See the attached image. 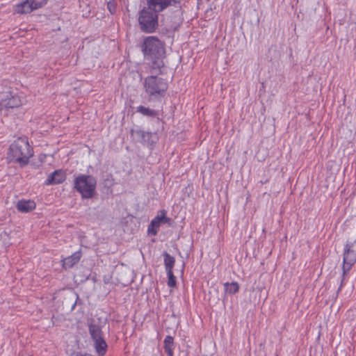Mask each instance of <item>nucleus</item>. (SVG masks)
<instances>
[{
  "label": "nucleus",
  "instance_id": "obj_27",
  "mask_svg": "<svg viewBox=\"0 0 356 356\" xmlns=\"http://www.w3.org/2000/svg\"><path fill=\"white\" fill-rule=\"evenodd\" d=\"M25 159H26V156H24V161H23L24 165L28 162L26 160H25Z\"/></svg>",
  "mask_w": 356,
  "mask_h": 356
},
{
  "label": "nucleus",
  "instance_id": "obj_2",
  "mask_svg": "<svg viewBox=\"0 0 356 356\" xmlns=\"http://www.w3.org/2000/svg\"><path fill=\"white\" fill-rule=\"evenodd\" d=\"M97 181L91 175H80L74 179V188L83 199H90L96 193Z\"/></svg>",
  "mask_w": 356,
  "mask_h": 356
},
{
  "label": "nucleus",
  "instance_id": "obj_5",
  "mask_svg": "<svg viewBox=\"0 0 356 356\" xmlns=\"http://www.w3.org/2000/svg\"><path fill=\"white\" fill-rule=\"evenodd\" d=\"M356 262V250L354 242L347 241L343 254V275H346Z\"/></svg>",
  "mask_w": 356,
  "mask_h": 356
},
{
  "label": "nucleus",
  "instance_id": "obj_9",
  "mask_svg": "<svg viewBox=\"0 0 356 356\" xmlns=\"http://www.w3.org/2000/svg\"><path fill=\"white\" fill-rule=\"evenodd\" d=\"M66 179V173L63 170H56L47 177L44 181L46 186L62 184Z\"/></svg>",
  "mask_w": 356,
  "mask_h": 356
},
{
  "label": "nucleus",
  "instance_id": "obj_1",
  "mask_svg": "<svg viewBox=\"0 0 356 356\" xmlns=\"http://www.w3.org/2000/svg\"><path fill=\"white\" fill-rule=\"evenodd\" d=\"M141 50L144 56L152 60L153 68L161 69L163 67L165 47L163 43L157 37H146L141 44Z\"/></svg>",
  "mask_w": 356,
  "mask_h": 356
},
{
  "label": "nucleus",
  "instance_id": "obj_26",
  "mask_svg": "<svg viewBox=\"0 0 356 356\" xmlns=\"http://www.w3.org/2000/svg\"><path fill=\"white\" fill-rule=\"evenodd\" d=\"M33 150H30V151H29V155H28V156H27V159H28L29 157L32 156H33Z\"/></svg>",
  "mask_w": 356,
  "mask_h": 356
},
{
  "label": "nucleus",
  "instance_id": "obj_19",
  "mask_svg": "<svg viewBox=\"0 0 356 356\" xmlns=\"http://www.w3.org/2000/svg\"><path fill=\"white\" fill-rule=\"evenodd\" d=\"M35 203L33 200L24 201V212H29L35 209Z\"/></svg>",
  "mask_w": 356,
  "mask_h": 356
},
{
  "label": "nucleus",
  "instance_id": "obj_24",
  "mask_svg": "<svg viewBox=\"0 0 356 356\" xmlns=\"http://www.w3.org/2000/svg\"><path fill=\"white\" fill-rule=\"evenodd\" d=\"M16 12L19 14H22V3L17 4Z\"/></svg>",
  "mask_w": 356,
  "mask_h": 356
},
{
  "label": "nucleus",
  "instance_id": "obj_4",
  "mask_svg": "<svg viewBox=\"0 0 356 356\" xmlns=\"http://www.w3.org/2000/svg\"><path fill=\"white\" fill-rule=\"evenodd\" d=\"M158 15L152 10L143 9L139 15L138 22L143 31L154 32L158 26Z\"/></svg>",
  "mask_w": 356,
  "mask_h": 356
},
{
  "label": "nucleus",
  "instance_id": "obj_15",
  "mask_svg": "<svg viewBox=\"0 0 356 356\" xmlns=\"http://www.w3.org/2000/svg\"><path fill=\"white\" fill-rule=\"evenodd\" d=\"M89 332L94 341L103 339L102 332L99 325L93 324L90 325L89 326Z\"/></svg>",
  "mask_w": 356,
  "mask_h": 356
},
{
  "label": "nucleus",
  "instance_id": "obj_22",
  "mask_svg": "<svg viewBox=\"0 0 356 356\" xmlns=\"http://www.w3.org/2000/svg\"><path fill=\"white\" fill-rule=\"evenodd\" d=\"M165 353H167L168 356H173L174 355V348L168 347L166 349H165Z\"/></svg>",
  "mask_w": 356,
  "mask_h": 356
},
{
  "label": "nucleus",
  "instance_id": "obj_18",
  "mask_svg": "<svg viewBox=\"0 0 356 356\" xmlns=\"http://www.w3.org/2000/svg\"><path fill=\"white\" fill-rule=\"evenodd\" d=\"M166 273L168 275V286L170 288L175 287L177 284V280L173 274V271H166Z\"/></svg>",
  "mask_w": 356,
  "mask_h": 356
},
{
  "label": "nucleus",
  "instance_id": "obj_17",
  "mask_svg": "<svg viewBox=\"0 0 356 356\" xmlns=\"http://www.w3.org/2000/svg\"><path fill=\"white\" fill-rule=\"evenodd\" d=\"M137 112L141 113L143 115L149 117H155L157 115V112L156 111L143 106H138Z\"/></svg>",
  "mask_w": 356,
  "mask_h": 356
},
{
  "label": "nucleus",
  "instance_id": "obj_12",
  "mask_svg": "<svg viewBox=\"0 0 356 356\" xmlns=\"http://www.w3.org/2000/svg\"><path fill=\"white\" fill-rule=\"evenodd\" d=\"M47 2V0H26L24 1V13H31L34 10L42 8Z\"/></svg>",
  "mask_w": 356,
  "mask_h": 356
},
{
  "label": "nucleus",
  "instance_id": "obj_11",
  "mask_svg": "<svg viewBox=\"0 0 356 356\" xmlns=\"http://www.w3.org/2000/svg\"><path fill=\"white\" fill-rule=\"evenodd\" d=\"M20 97L18 95H11L10 97H8L0 102V110L17 108L20 106Z\"/></svg>",
  "mask_w": 356,
  "mask_h": 356
},
{
  "label": "nucleus",
  "instance_id": "obj_3",
  "mask_svg": "<svg viewBox=\"0 0 356 356\" xmlns=\"http://www.w3.org/2000/svg\"><path fill=\"white\" fill-rule=\"evenodd\" d=\"M144 88L149 96H163L168 89V83L160 77L149 76L145 79Z\"/></svg>",
  "mask_w": 356,
  "mask_h": 356
},
{
  "label": "nucleus",
  "instance_id": "obj_14",
  "mask_svg": "<svg viewBox=\"0 0 356 356\" xmlns=\"http://www.w3.org/2000/svg\"><path fill=\"white\" fill-rule=\"evenodd\" d=\"M163 256L165 271L172 270L175 263V258L166 252L163 254Z\"/></svg>",
  "mask_w": 356,
  "mask_h": 356
},
{
  "label": "nucleus",
  "instance_id": "obj_13",
  "mask_svg": "<svg viewBox=\"0 0 356 356\" xmlns=\"http://www.w3.org/2000/svg\"><path fill=\"white\" fill-rule=\"evenodd\" d=\"M95 342V348L97 353L99 356H104L107 350V344L104 339H98L94 341Z\"/></svg>",
  "mask_w": 356,
  "mask_h": 356
},
{
  "label": "nucleus",
  "instance_id": "obj_25",
  "mask_svg": "<svg viewBox=\"0 0 356 356\" xmlns=\"http://www.w3.org/2000/svg\"><path fill=\"white\" fill-rule=\"evenodd\" d=\"M17 209L19 211L22 212V200H19L17 204Z\"/></svg>",
  "mask_w": 356,
  "mask_h": 356
},
{
  "label": "nucleus",
  "instance_id": "obj_21",
  "mask_svg": "<svg viewBox=\"0 0 356 356\" xmlns=\"http://www.w3.org/2000/svg\"><path fill=\"white\" fill-rule=\"evenodd\" d=\"M135 134L138 135L139 136L143 137V138L145 137V135H146V134L149 135V133L145 132L144 131H142V130H136V131H135V130L132 129L131 131V136H134Z\"/></svg>",
  "mask_w": 356,
  "mask_h": 356
},
{
  "label": "nucleus",
  "instance_id": "obj_10",
  "mask_svg": "<svg viewBox=\"0 0 356 356\" xmlns=\"http://www.w3.org/2000/svg\"><path fill=\"white\" fill-rule=\"evenodd\" d=\"M82 257L81 250L74 252L72 255L66 257L61 260L62 267L65 269L71 268L79 262Z\"/></svg>",
  "mask_w": 356,
  "mask_h": 356
},
{
  "label": "nucleus",
  "instance_id": "obj_23",
  "mask_svg": "<svg viewBox=\"0 0 356 356\" xmlns=\"http://www.w3.org/2000/svg\"><path fill=\"white\" fill-rule=\"evenodd\" d=\"M108 8L109 9L111 13H113L115 11V6L111 2H108L107 5Z\"/></svg>",
  "mask_w": 356,
  "mask_h": 356
},
{
  "label": "nucleus",
  "instance_id": "obj_7",
  "mask_svg": "<svg viewBox=\"0 0 356 356\" xmlns=\"http://www.w3.org/2000/svg\"><path fill=\"white\" fill-rule=\"evenodd\" d=\"M169 222L170 218L166 217V211H160L156 216L152 220L147 229L148 233L153 236L156 235L161 224L162 222L168 223Z\"/></svg>",
  "mask_w": 356,
  "mask_h": 356
},
{
  "label": "nucleus",
  "instance_id": "obj_8",
  "mask_svg": "<svg viewBox=\"0 0 356 356\" xmlns=\"http://www.w3.org/2000/svg\"><path fill=\"white\" fill-rule=\"evenodd\" d=\"M181 0H147L148 8L155 13H159L172 4L180 3Z\"/></svg>",
  "mask_w": 356,
  "mask_h": 356
},
{
  "label": "nucleus",
  "instance_id": "obj_20",
  "mask_svg": "<svg viewBox=\"0 0 356 356\" xmlns=\"http://www.w3.org/2000/svg\"><path fill=\"white\" fill-rule=\"evenodd\" d=\"M174 339L171 336H166L164 339V348L166 349L168 347L173 348Z\"/></svg>",
  "mask_w": 356,
  "mask_h": 356
},
{
  "label": "nucleus",
  "instance_id": "obj_16",
  "mask_svg": "<svg viewBox=\"0 0 356 356\" xmlns=\"http://www.w3.org/2000/svg\"><path fill=\"white\" fill-rule=\"evenodd\" d=\"M224 287L225 292L229 294H235L240 289L239 284L236 282H226L224 284Z\"/></svg>",
  "mask_w": 356,
  "mask_h": 356
},
{
  "label": "nucleus",
  "instance_id": "obj_6",
  "mask_svg": "<svg viewBox=\"0 0 356 356\" xmlns=\"http://www.w3.org/2000/svg\"><path fill=\"white\" fill-rule=\"evenodd\" d=\"M22 140L21 138H18L10 146L8 153V160L9 162H17L20 166H22Z\"/></svg>",
  "mask_w": 356,
  "mask_h": 356
}]
</instances>
